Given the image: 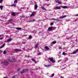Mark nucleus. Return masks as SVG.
Wrapping results in <instances>:
<instances>
[{
    "label": "nucleus",
    "mask_w": 78,
    "mask_h": 78,
    "mask_svg": "<svg viewBox=\"0 0 78 78\" xmlns=\"http://www.w3.org/2000/svg\"><path fill=\"white\" fill-rule=\"evenodd\" d=\"M48 59L50 60V61H51V62L53 63H55V61L53 60V58H48Z\"/></svg>",
    "instance_id": "f257e3e1"
},
{
    "label": "nucleus",
    "mask_w": 78,
    "mask_h": 78,
    "mask_svg": "<svg viewBox=\"0 0 78 78\" xmlns=\"http://www.w3.org/2000/svg\"><path fill=\"white\" fill-rule=\"evenodd\" d=\"M2 63L5 65H8V62L6 60H5L4 62H2Z\"/></svg>",
    "instance_id": "f03ea898"
},
{
    "label": "nucleus",
    "mask_w": 78,
    "mask_h": 78,
    "mask_svg": "<svg viewBox=\"0 0 78 78\" xmlns=\"http://www.w3.org/2000/svg\"><path fill=\"white\" fill-rule=\"evenodd\" d=\"M28 72V70L27 69H24L23 71L21 72V73H25Z\"/></svg>",
    "instance_id": "7ed1b4c3"
},
{
    "label": "nucleus",
    "mask_w": 78,
    "mask_h": 78,
    "mask_svg": "<svg viewBox=\"0 0 78 78\" xmlns=\"http://www.w3.org/2000/svg\"><path fill=\"white\" fill-rule=\"evenodd\" d=\"M36 14V13L35 12H33L32 14L30 15V17H34L35 16V15Z\"/></svg>",
    "instance_id": "20e7f679"
},
{
    "label": "nucleus",
    "mask_w": 78,
    "mask_h": 78,
    "mask_svg": "<svg viewBox=\"0 0 78 78\" xmlns=\"http://www.w3.org/2000/svg\"><path fill=\"white\" fill-rule=\"evenodd\" d=\"M53 28V27H49L48 28V31H51V30Z\"/></svg>",
    "instance_id": "39448f33"
},
{
    "label": "nucleus",
    "mask_w": 78,
    "mask_h": 78,
    "mask_svg": "<svg viewBox=\"0 0 78 78\" xmlns=\"http://www.w3.org/2000/svg\"><path fill=\"white\" fill-rule=\"evenodd\" d=\"M77 52H78V49H77L76 50H75L73 51V54H75V53H76Z\"/></svg>",
    "instance_id": "423d86ee"
},
{
    "label": "nucleus",
    "mask_w": 78,
    "mask_h": 78,
    "mask_svg": "<svg viewBox=\"0 0 78 78\" xmlns=\"http://www.w3.org/2000/svg\"><path fill=\"white\" fill-rule=\"evenodd\" d=\"M61 9L60 7H57L54 8L55 9Z\"/></svg>",
    "instance_id": "0eeeda50"
},
{
    "label": "nucleus",
    "mask_w": 78,
    "mask_h": 78,
    "mask_svg": "<svg viewBox=\"0 0 78 78\" xmlns=\"http://www.w3.org/2000/svg\"><path fill=\"white\" fill-rule=\"evenodd\" d=\"M8 23H12V20H10L8 21Z\"/></svg>",
    "instance_id": "6e6552de"
},
{
    "label": "nucleus",
    "mask_w": 78,
    "mask_h": 78,
    "mask_svg": "<svg viewBox=\"0 0 78 78\" xmlns=\"http://www.w3.org/2000/svg\"><path fill=\"white\" fill-rule=\"evenodd\" d=\"M55 2H56V3H58V4H61V2L59 0H56Z\"/></svg>",
    "instance_id": "1a4fd4ad"
},
{
    "label": "nucleus",
    "mask_w": 78,
    "mask_h": 78,
    "mask_svg": "<svg viewBox=\"0 0 78 78\" xmlns=\"http://www.w3.org/2000/svg\"><path fill=\"white\" fill-rule=\"evenodd\" d=\"M15 50L16 51V52L20 51H21V50H20V49H15Z\"/></svg>",
    "instance_id": "9d476101"
},
{
    "label": "nucleus",
    "mask_w": 78,
    "mask_h": 78,
    "mask_svg": "<svg viewBox=\"0 0 78 78\" xmlns=\"http://www.w3.org/2000/svg\"><path fill=\"white\" fill-rule=\"evenodd\" d=\"M67 17V16L66 15H64V16H61L60 19H63V18H64V17Z\"/></svg>",
    "instance_id": "9b49d317"
},
{
    "label": "nucleus",
    "mask_w": 78,
    "mask_h": 78,
    "mask_svg": "<svg viewBox=\"0 0 78 78\" xmlns=\"http://www.w3.org/2000/svg\"><path fill=\"white\" fill-rule=\"evenodd\" d=\"M16 30H22V28L21 27H17L16 28Z\"/></svg>",
    "instance_id": "f8f14e48"
},
{
    "label": "nucleus",
    "mask_w": 78,
    "mask_h": 78,
    "mask_svg": "<svg viewBox=\"0 0 78 78\" xmlns=\"http://www.w3.org/2000/svg\"><path fill=\"white\" fill-rule=\"evenodd\" d=\"M5 45V43H4L0 47V48H2Z\"/></svg>",
    "instance_id": "ddd939ff"
},
{
    "label": "nucleus",
    "mask_w": 78,
    "mask_h": 78,
    "mask_svg": "<svg viewBox=\"0 0 78 78\" xmlns=\"http://www.w3.org/2000/svg\"><path fill=\"white\" fill-rule=\"evenodd\" d=\"M52 20H56V21H58V22H59L60 21V20H57L56 19H52Z\"/></svg>",
    "instance_id": "4468645a"
},
{
    "label": "nucleus",
    "mask_w": 78,
    "mask_h": 78,
    "mask_svg": "<svg viewBox=\"0 0 78 78\" xmlns=\"http://www.w3.org/2000/svg\"><path fill=\"white\" fill-rule=\"evenodd\" d=\"M18 76L17 75H16L15 76H13L12 78H17Z\"/></svg>",
    "instance_id": "2eb2a0df"
},
{
    "label": "nucleus",
    "mask_w": 78,
    "mask_h": 78,
    "mask_svg": "<svg viewBox=\"0 0 78 78\" xmlns=\"http://www.w3.org/2000/svg\"><path fill=\"white\" fill-rule=\"evenodd\" d=\"M31 60L34 61V62L35 63H36V62H36V60L32 58L31 59Z\"/></svg>",
    "instance_id": "dca6fc26"
},
{
    "label": "nucleus",
    "mask_w": 78,
    "mask_h": 78,
    "mask_svg": "<svg viewBox=\"0 0 78 78\" xmlns=\"http://www.w3.org/2000/svg\"><path fill=\"white\" fill-rule=\"evenodd\" d=\"M17 0H15L14 1V4H17Z\"/></svg>",
    "instance_id": "f3484780"
},
{
    "label": "nucleus",
    "mask_w": 78,
    "mask_h": 78,
    "mask_svg": "<svg viewBox=\"0 0 78 78\" xmlns=\"http://www.w3.org/2000/svg\"><path fill=\"white\" fill-rule=\"evenodd\" d=\"M12 41V39H9L7 40V42H11Z\"/></svg>",
    "instance_id": "a211bd4d"
},
{
    "label": "nucleus",
    "mask_w": 78,
    "mask_h": 78,
    "mask_svg": "<svg viewBox=\"0 0 78 78\" xmlns=\"http://www.w3.org/2000/svg\"><path fill=\"white\" fill-rule=\"evenodd\" d=\"M15 13L14 12L12 13L11 14L12 16H15Z\"/></svg>",
    "instance_id": "6ab92c4d"
},
{
    "label": "nucleus",
    "mask_w": 78,
    "mask_h": 78,
    "mask_svg": "<svg viewBox=\"0 0 78 78\" xmlns=\"http://www.w3.org/2000/svg\"><path fill=\"white\" fill-rule=\"evenodd\" d=\"M3 7L2 5H0V8L1 9V10H2V9H3Z\"/></svg>",
    "instance_id": "aec40b11"
},
{
    "label": "nucleus",
    "mask_w": 78,
    "mask_h": 78,
    "mask_svg": "<svg viewBox=\"0 0 78 78\" xmlns=\"http://www.w3.org/2000/svg\"><path fill=\"white\" fill-rule=\"evenodd\" d=\"M38 44H37L35 45V46H34V48H37V46H38Z\"/></svg>",
    "instance_id": "412c9836"
},
{
    "label": "nucleus",
    "mask_w": 78,
    "mask_h": 78,
    "mask_svg": "<svg viewBox=\"0 0 78 78\" xmlns=\"http://www.w3.org/2000/svg\"><path fill=\"white\" fill-rule=\"evenodd\" d=\"M34 8L36 9L37 8V5H35Z\"/></svg>",
    "instance_id": "4be33fe9"
},
{
    "label": "nucleus",
    "mask_w": 78,
    "mask_h": 78,
    "mask_svg": "<svg viewBox=\"0 0 78 78\" xmlns=\"http://www.w3.org/2000/svg\"><path fill=\"white\" fill-rule=\"evenodd\" d=\"M62 8H65V9L67 8V7L66 6H62Z\"/></svg>",
    "instance_id": "5701e85b"
},
{
    "label": "nucleus",
    "mask_w": 78,
    "mask_h": 78,
    "mask_svg": "<svg viewBox=\"0 0 78 78\" xmlns=\"http://www.w3.org/2000/svg\"><path fill=\"white\" fill-rule=\"evenodd\" d=\"M41 8L43 10H46V9H45V8L44 7H41Z\"/></svg>",
    "instance_id": "b1692460"
},
{
    "label": "nucleus",
    "mask_w": 78,
    "mask_h": 78,
    "mask_svg": "<svg viewBox=\"0 0 78 78\" xmlns=\"http://www.w3.org/2000/svg\"><path fill=\"white\" fill-rule=\"evenodd\" d=\"M45 49H46V50H48L49 49V48L47 47V46H45Z\"/></svg>",
    "instance_id": "393cba45"
},
{
    "label": "nucleus",
    "mask_w": 78,
    "mask_h": 78,
    "mask_svg": "<svg viewBox=\"0 0 78 78\" xmlns=\"http://www.w3.org/2000/svg\"><path fill=\"white\" fill-rule=\"evenodd\" d=\"M8 61H9V62H14V61H11L10 60V59H8Z\"/></svg>",
    "instance_id": "a878e982"
},
{
    "label": "nucleus",
    "mask_w": 78,
    "mask_h": 78,
    "mask_svg": "<svg viewBox=\"0 0 78 78\" xmlns=\"http://www.w3.org/2000/svg\"><path fill=\"white\" fill-rule=\"evenodd\" d=\"M7 52H6V51H3V54H6Z\"/></svg>",
    "instance_id": "bb28decb"
},
{
    "label": "nucleus",
    "mask_w": 78,
    "mask_h": 78,
    "mask_svg": "<svg viewBox=\"0 0 78 78\" xmlns=\"http://www.w3.org/2000/svg\"><path fill=\"white\" fill-rule=\"evenodd\" d=\"M56 42L55 41H54L52 42V44H56Z\"/></svg>",
    "instance_id": "cd10ccee"
},
{
    "label": "nucleus",
    "mask_w": 78,
    "mask_h": 78,
    "mask_svg": "<svg viewBox=\"0 0 78 78\" xmlns=\"http://www.w3.org/2000/svg\"><path fill=\"white\" fill-rule=\"evenodd\" d=\"M54 75H55V74L54 73H53L52 74V75H51V77H53V76H54Z\"/></svg>",
    "instance_id": "c85d7f7f"
},
{
    "label": "nucleus",
    "mask_w": 78,
    "mask_h": 78,
    "mask_svg": "<svg viewBox=\"0 0 78 78\" xmlns=\"http://www.w3.org/2000/svg\"><path fill=\"white\" fill-rule=\"evenodd\" d=\"M29 39H31V35L29 36Z\"/></svg>",
    "instance_id": "c756f323"
},
{
    "label": "nucleus",
    "mask_w": 78,
    "mask_h": 78,
    "mask_svg": "<svg viewBox=\"0 0 78 78\" xmlns=\"http://www.w3.org/2000/svg\"><path fill=\"white\" fill-rule=\"evenodd\" d=\"M45 67H49V66H50V65H44Z\"/></svg>",
    "instance_id": "7c9ffc66"
},
{
    "label": "nucleus",
    "mask_w": 78,
    "mask_h": 78,
    "mask_svg": "<svg viewBox=\"0 0 78 78\" xmlns=\"http://www.w3.org/2000/svg\"><path fill=\"white\" fill-rule=\"evenodd\" d=\"M37 55H41V52H39L37 53Z\"/></svg>",
    "instance_id": "2f4dec72"
},
{
    "label": "nucleus",
    "mask_w": 78,
    "mask_h": 78,
    "mask_svg": "<svg viewBox=\"0 0 78 78\" xmlns=\"http://www.w3.org/2000/svg\"><path fill=\"white\" fill-rule=\"evenodd\" d=\"M3 2V0H0V3H2Z\"/></svg>",
    "instance_id": "473e14b6"
},
{
    "label": "nucleus",
    "mask_w": 78,
    "mask_h": 78,
    "mask_svg": "<svg viewBox=\"0 0 78 78\" xmlns=\"http://www.w3.org/2000/svg\"><path fill=\"white\" fill-rule=\"evenodd\" d=\"M12 6H16V5L13 4V5H12Z\"/></svg>",
    "instance_id": "72a5a7b5"
},
{
    "label": "nucleus",
    "mask_w": 78,
    "mask_h": 78,
    "mask_svg": "<svg viewBox=\"0 0 78 78\" xmlns=\"http://www.w3.org/2000/svg\"><path fill=\"white\" fill-rule=\"evenodd\" d=\"M53 25V23H50V25H51V26H52Z\"/></svg>",
    "instance_id": "f704fd0d"
},
{
    "label": "nucleus",
    "mask_w": 78,
    "mask_h": 78,
    "mask_svg": "<svg viewBox=\"0 0 78 78\" xmlns=\"http://www.w3.org/2000/svg\"><path fill=\"white\" fill-rule=\"evenodd\" d=\"M20 70V68H18V69L17 70V72H19Z\"/></svg>",
    "instance_id": "c9c22d12"
},
{
    "label": "nucleus",
    "mask_w": 78,
    "mask_h": 78,
    "mask_svg": "<svg viewBox=\"0 0 78 78\" xmlns=\"http://www.w3.org/2000/svg\"><path fill=\"white\" fill-rule=\"evenodd\" d=\"M66 54L65 53V52H63V53H62V54L63 55H66Z\"/></svg>",
    "instance_id": "e433bc0d"
},
{
    "label": "nucleus",
    "mask_w": 78,
    "mask_h": 78,
    "mask_svg": "<svg viewBox=\"0 0 78 78\" xmlns=\"http://www.w3.org/2000/svg\"><path fill=\"white\" fill-rule=\"evenodd\" d=\"M2 51L1 50H0V53H2Z\"/></svg>",
    "instance_id": "4c0bfd02"
},
{
    "label": "nucleus",
    "mask_w": 78,
    "mask_h": 78,
    "mask_svg": "<svg viewBox=\"0 0 78 78\" xmlns=\"http://www.w3.org/2000/svg\"><path fill=\"white\" fill-rule=\"evenodd\" d=\"M3 39V37H2L0 38V40H2Z\"/></svg>",
    "instance_id": "58836bf2"
},
{
    "label": "nucleus",
    "mask_w": 78,
    "mask_h": 78,
    "mask_svg": "<svg viewBox=\"0 0 78 78\" xmlns=\"http://www.w3.org/2000/svg\"><path fill=\"white\" fill-rule=\"evenodd\" d=\"M12 23V25H14V26L15 25V24H14V23Z\"/></svg>",
    "instance_id": "ea45409f"
},
{
    "label": "nucleus",
    "mask_w": 78,
    "mask_h": 78,
    "mask_svg": "<svg viewBox=\"0 0 78 78\" xmlns=\"http://www.w3.org/2000/svg\"><path fill=\"white\" fill-rule=\"evenodd\" d=\"M60 78H64V77H63L62 76H61Z\"/></svg>",
    "instance_id": "a19ab883"
},
{
    "label": "nucleus",
    "mask_w": 78,
    "mask_h": 78,
    "mask_svg": "<svg viewBox=\"0 0 78 78\" xmlns=\"http://www.w3.org/2000/svg\"><path fill=\"white\" fill-rule=\"evenodd\" d=\"M35 20H32V21H33V22H34V21H35Z\"/></svg>",
    "instance_id": "79ce46f5"
},
{
    "label": "nucleus",
    "mask_w": 78,
    "mask_h": 78,
    "mask_svg": "<svg viewBox=\"0 0 78 78\" xmlns=\"http://www.w3.org/2000/svg\"><path fill=\"white\" fill-rule=\"evenodd\" d=\"M2 36H3V35H0V37Z\"/></svg>",
    "instance_id": "37998d69"
},
{
    "label": "nucleus",
    "mask_w": 78,
    "mask_h": 78,
    "mask_svg": "<svg viewBox=\"0 0 78 78\" xmlns=\"http://www.w3.org/2000/svg\"><path fill=\"white\" fill-rule=\"evenodd\" d=\"M59 49H61V47H59Z\"/></svg>",
    "instance_id": "c03bdc74"
},
{
    "label": "nucleus",
    "mask_w": 78,
    "mask_h": 78,
    "mask_svg": "<svg viewBox=\"0 0 78 78\" xmlns=\"http://www.w3.org/2000/svg\"><path fill=\"white\" fill-rule=\"evenodd\" d=\"M27 36V35H24V36L25 37V36Z\"/></svg>",
    "instance_id": "a18cd8bd"
},
{
    "label": "nucleus",
    "mask_w": 78,
    "mask_h": 78,
    "mask_svg": "<svg viewBox=\"0 0 78 78\" xmlns=\"http://www.w3.org/2000/svg\"><path fill=\"white\" fill-rule=\"evenodd\" d=\"M76 16H78V14L76 15Z\"/></svg>",
    "instance_id": "49530a36"
},
{
    "label": "nucleus",
    "mask_w": 78,
    "mask_h": 78,
    "mask_svg": "<svg viewBox=\"0 0 78 78\" xmlns=\"http://www.w3.org/2000/svg\"><path fill=\"white\" fill-rule=\"evenodd\" d=\"M7 78V76H6L5 77H4L3 78Z\"/></svg>",
    "instance_id": "de8ad7c7"
},
{
    "label": "nucleus",
    "mask_w": 78,
    "mask_h": 78,
    "mask_svg": "<svg viewBox=\"0 0 78 78\" xmlns=\"http://www.w3.org/2000/svg\"><path fill=\"white\" fill-rule=\"evenodd\" d=\"M65 68H62V69H65Z\"/></svg>",
    "instance_id": "09e8293b"
},
{
    "label": "nucleus",
    "mask_w": 78,
    "mask_h": 78,
    "mask_svg": "<svg viewBox=\"0 0 78 78\" xmlns=\"http://www.w3.org/2000/svg\"><path fill=\"white\" fill-rule=\"evenodd\" d=\"M24 35H23L22 36V37H24Z\"/></svg>",
    "instance_id": "8fccbe9b"
},
{
    "label": "nucleus",
    "mask_w": 78,
    "mask_h": 78,
    "mask_svg": "<svg viewBox=\"0 0 78 78\" xmlns=\"http://www.w3.org/2000/svg\"><path fill=\"white\" fill-rule=\"evenodd\" d=\"M14 59H15V58L13 59V60H14Z\"/></svg>",
    "instance_id": "3c124183"
},
{
    "label": "nucleus",
    "mask_w": 78,
    "mask_h": 78,
    "mask_svg": "<svg viewBox=\"0 0 78 78\" xmlns=\"http://www.w3.org/2000/svg\"><path fill=\"white\" fill-rule=\"evenodd\" d=\"M20 0H18V1H19Z\"/></svg>",
    "instance_id": "603ef678"
}]
</instances>
